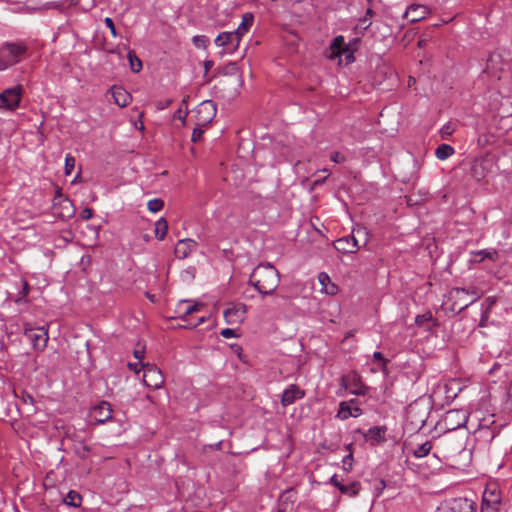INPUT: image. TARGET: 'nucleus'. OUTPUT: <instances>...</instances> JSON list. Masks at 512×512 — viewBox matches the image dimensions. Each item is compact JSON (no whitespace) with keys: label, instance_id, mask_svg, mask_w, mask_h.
I'll return each instance as SVG.
<instances>
[{"label":"nucleus","instance_id":"obj_55","mask_svg":"<svg viewBox=\"0 0 512 512\" xmlns=\"http://www.w3.org/2000/svg\"><path fill=\"white\" fill-rule=\"evenodd\" d=\"M128 367L132 370H134L136 373H139V369H138V364H132V363H129L128 364Z\"/></svg>","mask_w":512,"mask_h":512},{"label":"nucleus","instance_id":"obj_41","mask_svg":"<svg viewBox=\"0 0 512 512\" xmlns=\"http://www.w3.org/2000/svg\"><path fill=\"white\" fill-rule=\"evenodd\" d=\"M342 463H343V468L345 471H351L352 470V467H353V456L352 454H348L346 455L343 460H342Z\"/></svg>","mask_w":512,"mask_h":512},{"label":"nucleus","instance_id":"obj_50","mask_svg":"<svg viewBox=\"0 0 512 512\" xmlns=\"http://www.w3.org/2000/svg\"><path fill=\"white\" fill-rule=\"evenodd\" d=\"M455 300V307H453L452 309L455 310V309H458L459 311L460 310V305L461 303H463V301H469V298L468 296H462L461 298H453Z\"/></svg>","mask_w":512,"mask_h":512},{"label":"nucleus","instance_id":"obj_52","mask_svg":"<svg viewBox=\"0 0 512 512\" xmlns=\"http://www.w3.org/2000/svg\"><path fill=\"white\" fill-rule=\"evenodd\" d=\"M321 172L325 173L326 175L323 178H319V179L315 180L314 183H313L314 186H317V185H320V184L324 183L326 178L330 175V172L326 168L322 169Z\"/></svg>","mask_w":512,"mask_h":512},{"label":"nucleus","instance_id":"obj_62","mask_svg":"<svg viewBox=\"0 0 512 512\" xmlns=\"http://www.w3.org/2000/svg\"><path fill=\"white\" fill-rule=\"evenodd\" d=\"M210 65H211V62H210V61H208V62H206V63H205V68H206V70H208V69H209Z\"/></svg>","mask_w":512,"mask_h":512},{"label":"nucleus","instance_id":"obj_45","mask_svg":"<svg viewBox=\"0 0 512 512\" xmlns=\"http://www.w3.org/2000/svg\"><path fill=\"white\" fill-rule=\"evenodd\" d=\"M93 216V210L91 208H84L81 213H80V217L83 219V220H89L91 219Z\"/></svg>","mask_w":512,"mask_h":512},{"label":"nucleus","instance_id":"obj_21","mask_svg":"<svg viewBox=\"0 0 512 512\" xmlns=\"http://www.w3.org/2000/svg\"><path fill=\"white\" fill-rule=\"evenodd\" d=\"M429 13L428 8L424 5L414 4L408 7L404 17L410 22H418L426 17Z\"/></svg>","mask_w":512,"mask_h":512},{"label":"nucleus","instance_id":"obj_25","mask_svg":"<svg viewBox=\"0 0 512 512\" xmlns=\"http://www.w3.org/2000/svg\"><path fill=\"white\" fill-rule=\"evenodd\" d=\"M112 96L114 98V102L119 107H125L130 103L131 96L130 94L122 87L114 86L112 88Z\"/></svg>","mask_w":512,"mask_h":512},{"label":"nucleus","instance_id":"obj_60","mask_svg":"<svg viewBox=\"0 0 512 512\" xmlns=\"http://www.w3.org/2000/svg\"><path fill=\"white\" fill-rule=\"evenodd\" d=\"M204 321H205V318H204V317L199 318V320H198V322L195 324V326H196V325H199V324H201V323H203Z\"/></svg>","mask_w":512,"mask_h":512},{"label":"nucleus","instance_id":"obj_20","mask_svg":"<svg viewBox=\"0 0 512 512\" xmlns=\"http://www.w3.org/2000/svg\"><path fill=\"white\" fill-rule=\"evenodd\" d=\"M353 401H343L340 403L337 417L341 420H346L350 417H358L362 414V410L357 406H352Z\"/></svg>","mask_w":512,"mask_h":512},{"label":"nucleus","instance_id":"obj_27","mask_svg":"<svg viewBox=\"0 0 512 512\" xmlns=\"http://www.w3.org/2000/svg\"><path fill=\"white\" fill-rule=\"evenodd\" d=\"M500 503L499 494L495 493L490 489H486L483 495V505L482 507H493L494 512L497 509V505Z\"/></svg>","mask_w":512,"mask_h":512},{"label":"nucleus","instance_id":"obj_11","mask_svg":"<svg viewBox=\"0 0 512 512\" xmlns=\"http://www.w3.org/2000/svg\"><path fill=\"white\" fill-rule=\"evenodd\" d=\"M144 374H143V381L145 385L148 387L159 389L164 384V376L161 372V370L152 364H147L143 366Z\"/></svg>","mask_w":512,"mask_h":512},{"label":"nucleus","instance_id":"obj_37","mask_svg":"<svg viewBox=\"0 0 512 512\" xmlns=\"http://www.w3.org/2000/svg\"><path fill=\"white\" fill-rule=\"evenodd\" d=\"M76 160L71 154H67L65 157V174L70 175L75 167Z\"/></svg>","mask_w":512,"mask_h":512},{"label":"nucleus","instance_id":"obj_30","mask_svg":"<svg viewBox=\"0 0 512 512\" xmlns=\"http://www.w3.org/2000/svg\"><path fill=\"white\" fill-rule=\"evenodd\" d=\"M361 488V484L358 481L350 482L349 484H343L340 487V492L344 495H348L350 497L356 496Z\"/></svg>","mask_w":512,"mask_h":512},{"label":"nucleus","instance_id":"obj_26","mask_svg":"<svg viewBox=\"0 0 512 512\" xmlns=\"http://www.w3.org/2000/svg\"><path fill=\"white\" fill-rule=\"evenodd\" d=\"M254 22V15L252 13H245L242 16V21L234 31L237 33V36L241 39L243 35H245L248 30L251 28Z\"/></svg>","mask_w":512,"mask_h":512},{"label":"nucleus","instance_id":"obj_40","mask_svg":"<svg viewBox=\"0 0 512 512\" xmlns=\"http://www.w3.org/2000/svg\"><path fill=\"white\" fill-rule=\"evenodd\" d=\"M373 14V10L371 8H368L365 16L360 19V23L363 25L364 29H367L371 25L370 18L372 17Z\"/></svg>","mask_w":512,"mask_h":512},{"label":"nucleus","instance_id":"obj_12","mask_svg":"<svg viewBox=\"0 0 512 512\" xmlns=\"http://www.w3.org/2000/svg\"><path fill=\"white\" fill-rule=\"evenodd\" d=\"M216 115V106L211 100L200 103L196 109V124L206 126Z\"/></svg>","mask_w":512,"mask_h":512},{"label":"nucleus","instance_id":"obj_9","mask_svg":"<svg viewBox=\"0 0 512 512\" xmlns=\"http://www.w3.org/2000/svg\"><path fill=\"white\" fill-rule=\"evenodd\" d=\"M22 95V86L17 85L0 93V109L13 110L18 107Z\"/></svg>","mask_w":512,"mask_h":512},{"label":"nucleus","instance_id":"obj_14","mask_svg":"<svg viewBox=\"0 0 512 512\" xmlns=\"http://www.w3.org/2000/svg\"><path fill=\"white\" fill-rule=\"evenodd\" d=\"M53 205L55 208L57 206L61 207V211L58 213V215L61 219H69L75 213L73 203L70 201V199H68L67 197H64L62 195V193L60 192V190L57 191V193L53 199Z\"/></svg>","mask_w":512,"mask_h":512},{"label":"nucleus","instance_id":"obj_42","mask_svg":"<svg viewBox=\"0 0 512 512\" xmlns=\"http://www.w3.org/2000/svg\"><path fill=\"white\" fill-rule=\"evenodd\" d=\"M104 23H105L106 27L110 30L112 36L117 37V31H116L113 20L110 17H106L104 19Z\"/></svg>","mask_w":512,"mask_h":512},{"label":"nucleus","instance_id":"obj_13","mask_svg":"<svg viewBox=\"0 0 512 512\" xmlns=\"http://www.w3.org/2000/svg\"><path fill=\"white\" fill-rule=\"evenodd\" d=\"M462 296H468L469 301H463L460 305V310H463L473 304L480 298L481 293L475 287L454 288L449 293V298H461Z\"/></svg>","mask_w":512,"mask_h":512},{"label":"nucleus","instance_id":"obj_48","mask_svg":"<svg viewBox=\"0 0 512 512\" xmlns=\"http://www.w3.org/2000/svg\"><path fill=\"white\" fill-rule=\"evenodd\" d=\"M186 117H187V111H183L181 108H179L174 113V118L181 120L183 123H185Z\"/></svg>","mask_w":512,"mask_h":512},{"label":"nucleus","instance_id":"obj_15","mask_svg":"<svg viewBox=\"0 0 512 512\" xmlns=\"http://www.w3.org/2000/svg\"><path fill=\"white\" fill-rule=\"evenodd\" d=\"M91 417L95 424H103L112 418V408L111 405L102 401L95 407H93L91 411Z\"/></svg>","mask_w":512,"mask_h":512},{"label":"nucleus","instance_id":"obj_47","mask_svg":"<svg viewBox=\"0 0 512 512\" xmlns=\"http://www.w3.org/2000/svg\"><path fill=\"white\" fill-rule=\"evenodd\" d=\"M28 293H29V285L26 281H23L22 290L19 292V298L16 301L18 302L22 298L26 297L28 295Z\"/></svg>","mask_w":512,"mask_h":512},{"label":"nucleus","instance_id":"obj_18","mask_svg":"<svg viewBox=\"0 0 512 512\" xmlns=\"http://www.w3.org/2000/svg\"><path fill=\"white\" fill-rule=\"evenodd\" d=\"M304 396L305 393L303 390H301L297 385L291 384L283 391L281 404L284 407L289 406L296 400L302 399Z\"/></svg>","mask_w":512,"mask_h":512},{"label":"nucleus","instance_id":"obj_17","mask_svg":"<svg viewBox=\"0 0 512 512\" xmlns=\"http://www.w3.org/2000/svg\"><path fill=\"white\" fill-rule=\"evenodd\" d=\"M334 247L338 252L348 254L355 253L358 249V242L352 235L339 238L335 241Z\"/></svg>","mask_w":512,"mask_h":512},{"label":"nucleus","instance_id":"obj_51","mask_svg":"<svg viewBox=\"0 0 512 512\" xmlns=\"http://www.w3.org/2000/svg\"><path fill=\"white\" fill-rule=\"evenodd\" d=\"M330 483L335 486L336 488H338V490H340V487L343 485V483L341 481H339L338 479V476L336 474H334L331 478H330Z\"/></svg>","mask_w":512,"mask_h":512},{"label":"nucleus","instance_id":"obj_61","mask_svg":"<svg viewBox=\"0 0 512 512\" xmlns=\"http://www.w3.org/2000/svg\"><path fill=\"white\" fill-rule=\"evenodd\" d=\"M414 407H410L409 410H408V415L411 416L414 412Z\"/></svg>","mask_w":512,"mask_h":512},{"label":"nucleus","instance_id":"obj_44","mask_svg":"<svg viewBox=\"0 0 512 512\" xmlns=\"http://www.w3.org/2000/svg\"><path fill=\"white\" fill-rule=\"evenodd\" d=\"M432 320V315L430 313L418 315L415 319L416 324L423 325L426 321Z\"/></svg>","mask_w":512,"mask_h":512},{"label":"nucleus","instance_id":"obj_28","mask_svg":"<svg viewBox=\"0 0 512 512\" xmlns=\"http://www.w3.org/2000/svg\"><path fill=\"white\" fill-rule=\"evenodd\" d=\"M319 283L322 286V291H324L327 294L333 295L337 291V287L334 284H331L330 277L327 273L321 272L318 275Z\"/></svg>","mask_w":512,"mask_h":512},{"label":"nucleus","instance_id":"obj_38","mask_svg":"<svg viewBox=\"0 0 512 512\" xmlns=\"http://www.w3.org/2000/svg\"><path fill=\"white\" fill-rule=\"evenodd\" d=\"M373 359L374 361L378 362L379 368L382 371H385L387 360L384 358L383 354L379 351H376L373 353Z\"/></svg>","mask_w":512,"mask_h":512},{"label":"nucleus","instance_id":"obj_39","mask_svg":"<svg viewBox=\"0 0 512 512\" xmlns=\"http://www.w3.org/2000/svg\"><path fill=\"white\" fill-rule=\"evenodd\" d=\"M204 127L205 126H200V125H197L196 124V127L194 128L193 132H192V136H191V140L193 142H199L202 138V135L204 133Z\"/></svg>","mask_w":512,"mask_h":512},{"label":"nucleus","instance_id":"obj_32","mask_svg":"<svg viewBox=\"0 0 512 512\" xmlns=\"http://www.w3.org/2000/svg\"><path fill=\"white\" fill-rule=\"evenodd\" d=\"M454 154V148L448 144H441L436 148L435 155L439 160H445Z\"/></svg>","mask_w":512,"mask_h":512},{"label":"nucleus","instance_id":"obj_6","mask_svg":"<svg viewBox=\"0 0 512 512\" xmlns=\"http://www.w3.org/2000/svg\"><path fill=\"white\" fill-rule=\"evenodd\" d=\"M24 335L35 350H43L49 340L48 328L25 326Z\"/></svg>","mask_w":512,"mask_h":512},{"label":"nucleus","instance_id":"obj_22","mask_svg":"<svg viewBox=\"0 0 512 512\" xmlns=\"http://www.w3.org/2000/svg\"><path fill=\"white\" fill-rule=\"evenodd\" d=\"M196 248V242L192 239H182L175 247V254L178 258H186Z\"/></svg>","mask_w":512,"mask_h":512},{"label":"nucleus","instance_id":"obj_59","mask_svg":"<svg viewBox=\"0 0 512 512\" xmlns=\"http://www.w3.org/2000/svg\"><path fill=\"white\" fill-rule=\"evenodd\" d=\"M481 512H494L493 507H482Z\"/></svg>","mask_w":512,"mask_h":512},{"label":"nucleus","instance_id":"obj_23","mask_svg":"<svg viewBox=\"0 0 512 512\" xmlns=\"http://www.w3.org/2000/svg\"><path fill=\"white\" fill-rule=\"evenodd\" d=\"M202 307V304H191L189 301L183 300L178 303L177 312L180 318H186L188 315L200 311Z\"/></svg>","mask_w":512,"mask_h":512},{"label":"nucleus","instance_id":"obj_64","mask_svg":"<svg viewBox=\"0 0 512 512\" xmlns=\"http://www.w3.org/2000/svg\"><path fill=\"white\" fill-rule=\"evenodd\" d=\"M478 142H479V143H480V142H484V139H481V137H480V138H478Z\"/></svg>","mask_w":512,"mask_h":512},{"label":"nucleus","instance_id":"obj_53","mask_svg":"<svg viewBox=\"0 0 512 512\" xmlns=\"http://www.w3.org/2000/svg\"><path fill=\"white\" fill-rule=\"evenodd\" d=\"M171 102H172V101H171L170 99L165 100V101H159V102L157 103V108H158L159 110H163V109L167 108V107L171 104Z\"/></svg>","mask_w":512,"mask_h":512},{"label":"nucleus","instance_id":"obj_33","mask_svg":"<svg viewBox=\"0 0 512 512\" xmlns=\"http://www.w3.org/2000/svg\"><path fill=\"white\" fill-rule=\"evenodd\" d=\"M81 502V495L73 490L69 491L64 498V503L72 507H79L81 505Z\"/></svg>","mask_w":512,"mask_h":512},{"label":"nucleus","instance_id":"obj_2","mask_svg":"<svg viewBox=\"0 0 512 512\" xmlns=\"http://www.w3.org/2000/svg\"><path fill=\"white\" fill-rule=\"evenodd\" d=\"M464 433H444L435 439L434 456L449 460L454 456L465 452Z\"/></svg>","mask_w":512,"mask_h":512},{"label":"nucleus","instance_id":"obj_35","mask_svg":"<svg viewBox=\"0 0 512 512\" xmlns=\"http://www.w3.org/2000/svg\"><path fill=\"white\" fill-rule=\"evenodd\" d=\"M128 60L130 63V68L133 72L137 73L142 69V62L133 51L128 52Z\"/></svg>","mask_w":512,"mask_h":512},{"label":"nucleus","instance_id":"obj_49","mask_svg":"<svg viewBox=\"0 0 512 512\" xmlns=\"http://www.w3.org/2000/svg\"><path fill=\"white\" fill-rule=\"evenodd\" d=\"M21 400L24 404L34 405V398L28 393H22Z\"/></svg>","mask_w":512,"mask_h":512},{"label":"nucleus","instance_id":"obj_29","mask_svg":"<svg viewBox=\"0 0 512 512\" xmlns=\"http://www.w3.org/2000/svg\"><path fill=\"white\" fill-rule=\"evenodd\" d=\"M432 449H435V440L433 442L426 441L423 444L418 445L414 449L413 455L417 458H422L428 455Z\"/></svg>","mask_w":512,"mask_h":512},{"label":"nucleus","instance_id":"obj_19","mask_svg":"<svg viewBox=\"0 0 512 512\" xmlns=\"http://www.w3.org/2000/svg\"><path fill=\"white\" fill-rule=\"evenodd\" d=\"M240 41L241 39L234 31L222 32L216 37L215 44L219 47H231L232 50H235L238 48Z\"/></svg>","mask_w":512,"mask_h":512},{"label":"nucleus","instance_id":"obj_10","mask_svg":"<svg viewBox=\"0 0 512 512\" xmlns=\"http://www.w3.org/2000/svg\"><path fill=\"white\" fill-rule=\"evenodd\" d=\"M467 421V415L463 410H450L443 418V425L447 433L463 427Z\"/></svg>","mask_w":512,"mask_h":512},{"label":"nucleus","instance_id":"obj_7","mask_svg":"<svg viewBox=\"0 0 512 512\" xmlns=\"http://www.w3.org/2000/svg\"><path fill=\"white\" fill-rule=\"evenodd\" d=\"M435 512H476V507L474 502L459 497L445 501Z\"/></svg>","mask_w":512,"mask_h":512},{"label":"nucleus","instance_id":"obj_63","mask_svg":"<svg viewBox=\"0 0 512 512\" xmlns=\"http://www.w3.org/2000/svg\"><path fill=\"white\" fill-rule=\"evenodd\" d=\"M241 350H242L241 347L237 346L236 353H239Z\"/></svg>","mask_w":512,"mask_h":512},{"label":"nucleus","instance_id":"obj_36","mask_svg":"<svg viewBox=\"0 0 512 512\" xmlns=\"http://www.w3.org/2000/svg\"><path fill=\"white\" fill-rule=\"evenodd\" d=\"M164 206L163 200L159 198H154L148 201L147 208L150 212L156 213L159 212Z\"/></svg>","mask_w":512,"mask_h":512},{"label":"nucleus","instance_id":"obj_58","mask_svg":"<svg viewBox=\"0 0 512 512\" xmlns=\"http://www.w3.org/2000/svg\"><path fill=\"white\" fill-rule=\"evenodd\" d=\"M426 421V415L424 414L419 420H418V424H419V427L421 428L424 423Z\"/></svg>","mask_w":512,"mask_h":512},{"label":"nucleus","instance_id":"obj_43","mask_svg":"<svg viewBox=\"0 0 512 512\" xmlns=\"http://www.w3.org/2000/svg\"><path fill=\"white\" fill-rule=\"evenodd\" d=\"M220 335L226 339L233 338V337L237 336L235 330L231 329V328L222 329L220 332Z\"/></svg>","mask_w":512,"mask_h":512},{"label":"nucleus","instance_id":"obj_4","mask_svg":"<svg viewBox=\"0 0 512 512\" xmlns=\"http://www.w3.org/2000/svg\"><path fill=\"white\" fill-rule=\"evenodd\" d=\"M494 165L495 160L491 154L476 157L471 163L469 174L474 180L480 182L492 172Z\"/></svg>","mask_w":512,"mask_h":512},{"label":"nucleus","instance_id":"obj_24","mask_svg":"<svg viewBox=\"0 0 512 512\" xmlns=\"http://www.w3.org/2000/svg\"><path fill=\"white\" fill-rule=\"evenodd\" d=\"M471 256L474 257L471 261L475 263H480L485 259L496 261L499 257V253L495 249H483L479 251L471 252Z\"/></svg>","mask_w":512,"mask_h":512},{"label":"nucleus","instance_id":"obj_1","mask_svg":"<svg viewBox=\"0 0 512 512\" xmlns=\"http://www.w3.org/2000/svg\"><path fill=\"white\" fill-rule=\"evenodd\" d=\"M249 283L263 294H272L280 283L278 270L270 263L259 264L251 273Z\"/></svg>","mask_w":512,"mask_h":512},{"label":"nucleus","instance_id":"obj_56","mask_svg":"<svg viewBox=\"0 0 512 512\" xmlns=\"http://www.w3.org/2000/svg\"><path fill=\"white\" fill-rule=\"evenodd\" d=\"M442 132H443V134L450 135V134L452 133V129H451L449 126H445V127L442 129Z\"/></svg>","mask_w":512,"mask_h":512},{"label":"nucleus","instance_id":"obj_57","mask_svg":"<svg viewBox=\"0 0 512 512\" xmlns=\"http://www.w3.org/2000/svg\"><path fill=\"white\" fill-rule=\"evenodd\" d=\"M134 356H135V358H137V359H142V358H143V352H142V351L135 350V351H134Z\"/></svg>","mask_w":512,"mask_h":512},{"label":"nucleus","instance_id":"obj_31","mask_svg":"<svg viewBox=\"0 0 512 512\" xmlns=\"http://www.w3.org/2000/svg\"><path fill=\"white\" fill-rule=\"evenodd\" d=\"M168 231V224L164 218H160L155 223L154 234L159 240H163Z\"/></svg>","mask_w":512,"mask_h":512},{"label":"nucleus","instance_id":"obj_8","mask_svg":"<svg viewBox=\"0 0 512 512\" xmlns=\"http://www.w3.org/2000/svg\"><path fill=\"white\" fill-rule=\"evenodd\" d=\"M340 385L354 395H364L366 393V387L363 385L360 375L355 371L343 375Z\"/></svg>","mask_w":512,"mask_h":512},{"label":"nucleus","instance_id":"obj_34","mask_svg":"<svg viewBox=\"0 0 512 512\" xmlns=\"http://www.w3.org/2000/svg\"><path fill=\"white\" fill-rule=\"evenodd\" d=\"M386 429L383 427L375 426L371 427L368 430L367 436L371 440H375L377 442L383 441L385 439Z\"/></svg>","mask_w":512,"mask_h":512},{"label":"nucleus","instance_id":"obj_54","mask_svg":"<svg viewBox=\"0 0 512 512\" xmlns=\"http://www.w3.org/2000/svg\"><path fill=\"white\" fill-rule=\"evenodd\" d=\"M193 41L197 47H200L202 44H204L206 38L204 36H195Z\"/></svg>","mask_w":512,"mask_h":512},{"label":"nucleus","instance_id":"obj_5","mask_svg":"<svg viewBox=\"0 0 512 512\" xmlns=\"http://www.w3.org/2000/svg\"><path fill=\"white\" fill-rule=\"evenodd\" d=\"M342 56H344L345 64H349L354 61L353 52L345 45L344 37L342 35H338L332 40L327 52V57L331 60L338 58L339 64H341Z\"/></svg>","mask_w":512,"mask_h":512},{"label":"nucleus","instance_id":"obj_46","mask_svg":"<svg viewBox=\"0 0 512 512\" xmlns=\"http://www.w3.org/2000/svg\"><path fill=\"white\" fill-rule=\"evenodd\" d=\"M330 160L335 162V163H341V162H343L345 160V157L340 152H333L330 155Z\"/></svg>","mask_w":512,"mask_h":512},{"label":"nucleus","instance_id":"obj_3","mask_svg":"<svg viewBox=\"0 0 512 512\" xmlns=\"http://www.w3.org/2000/svg\"><path fill=\"white\" fill-rule=\"evenodd\" d=\"M26 54L22 43H6L0 48V71L21 61Z\"/></svg>","mask_w":512,"mask_h":512},{"label":"nucleus","instance_id":"obj_16","mask_svg":"<svg viewBox=\"0 0 512 512\" xmlns=\"http://www.w3.org/2000/svg\"><path fill=\"white\" fill-rule=\"evenodd\" d=\"M246 314V306L244 304H234L224 310L223 315L226 323L235 324L243 321Z\"/></svg>","mask_w":512,"mask_h":512}]
</instances>
